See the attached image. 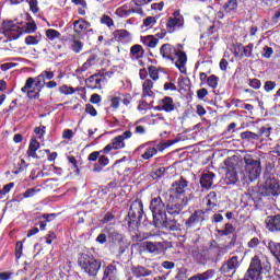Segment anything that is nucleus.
Segmentation results:
<instances>
[{"label":"nucleus","mask_w":280,"mask_h":280,"mask_svg":"<svg viewBox=\"0 0 280 280\" xmlns=\"http://www.w3.org/2000/svg\"><path fill=\"white\" fill-rule=\"evenodd\" d=\"M149 209L153 215V226L155 229H167L168 231H179L180 224L176 219L167 217V205L158 196L150 200Z\"/></svg>","instance_id":"nucleus-1"},{"label":"nucleus","mask_w":280,"mask_h":280,"mask_svg":"<svg viewBox=\"0 0 280 280\" xmlns=\"http://www.w3.org/2000/svg\"><path fill=\"white\" fill-rule=\"evenodd\" d=\"M272 270V265L268 258L255 255L250 258L249 266L243 278L238 280H264V275Z\"/></svg>","instance_id":"nucleus-2"},{"label":"nucleus","mask_w":280,"mask_h":280,"mask_svg":"<svg viewBox=\"0 0 280 280\" xmlns=\"http://www.w3.org/2000/svg\"><path fill=\"white\" fill-rule=\"evenodd\" d=\"M160 55L164 60L174 62L180 73L187 74V54L176 49L172 44H163L160 47Z\"/></svg>","instance_id":"nucleus-3"},{"label":"nucleus","mask_w":280,"mask_h":280,"mask_svg":"<svg viewBox=\"0 0 280 280\" xmlns=\"http://www.w3.org/2000/svg\"><path fill=\"white\" fill-rule=\"evenodd\" d=\"M143 218V201L136 199L131 202L130 209L127 215V224L130 231H136L141 225V219Z\"/></svg>","instance_id":"nucleus-4"},{"label":"nucleus","mask_w":280,"mask_h":280,"mask_svg":"<svg viewBox=\"0 0 280 280\" xmlns=\"http://www.w3.org/2000/svg\"><path fill=\"white\" fill-rule=\"evenodd\" d=\"M78 264L89 277H97V272L102 268V261L97 260L93 254H81L78 258Z\"/></svg>","instance_id":"nucleus-5"},{"label":"nucleus","mask_w":280,"mask_h":280,"mask_svg":"<svg viewBox=\"0 0 280 280\" xmlns=\"http://www.w3.org/2000/svg\"><path fill=\"white\" fill-rule=\"evenodd\" d=\"M243 161L245 163V174L250 183L257 180L261 176V160L255 159L253 155H245Z\"/></svg>","instance_id":"nucleus-6"},{"label":"nucleus","mask_w":280,"mask_h":280,"mask_svg":"<svg viewBox=\"0 0 280 280\" xmlns=\"http://www.w3.org/2000/svg\"><path fill=\"white\" fill-rule=\"evenodd\" d=\"M127 139H132V131L126 130L121 135L114 137L104 149L103 154H110L113 150H124Z\"/></svg>","instance_id":"nucleus-7"},{"label":"nucleus","mask_w":280,"mask_h":280,"mask_svg":"<svg viewBox=\"0 0 280 280\" xmlns=\"http://www.w3.org/2000/svg\"><path fill=\"white\" fill-rule=\"evenodd\" d=\"M88 161L94 163L93 172L95 173L103 172L104 167H106L110 163L108 156H105L104 154V149L90 153L88 156ZM95 161L97 162L95 163Z\"/></svg>","instance_id":"nucleus-8"},{"label":"nucleus","mask_w":280,"mask_h":280,"mask_svg":"<svg viewBox=\"0 0 280 280\" xmlns=\"http://www.w3.org/2000/svg\"><path fill=\"white\" fill-rule=\"evenodd\" d=\"M240 266V256H232L221 265L219 272L222 277L231 278L237 272Z\"/></svg>","instance_id":"nucleus-9"},{"label":"nucleus","mask_w":280,"mask_h":280,"mask_svg":"<svg viewBox=\"0 0 280 280\" xmlns=\"http://www.w3.org/2000/svg\"><path fill=\"white\" fill-rule=\"evenodd\" d=\"M260 196H279L280 185L275 177H267L258 189Z\"/></svg>","instance_id":"nucleus-10"},{"label":"nucleus","mask_w":280,"mask_h":280,"mask_svg":"<svg viewBox=\"0 0 280 280\" xmlns=\"http://www.w3.org/2000/svg\"><path fill=\"white\" fill-rule=\"evenodd\" d=\"M47 80H52V81H48ZM36 89H38L39 91H43V89H45V86L47 89H56V86H58V82L54 81V71H47L44 70L40 72L39 75L36 77Z\"/></svg>","instance_id":"nucleus-11"},{"label":"nucleus","mask_w":280,"mask_h":280,"mask_svg":"<svg viewBox=\"0 0 280 280\" xmlns=\"http://www.w3.org/2000/svg\"><path fill=\"white\" fill-rule=\"evenodd\" d=\"M207 210L198 209L195 210L192 214L186 220L185 226L186 229H194L197 224H202L207 220Z\"/></svg>","instance_id":"nucleus-12"},{"label":"nucleus","mask_w":280,"mask_h":280,"mask_svg":"<svg viewBox=\"0 0 280 280\" xmlns=\"http://www.w3.org/2000/svg\"><path fill=\"white\" fill-rule=\"evenodd\" d=\"M21 91L23 93H26L28 100H36L40 97V91L38 90V88H36V78H27Z\"/></svg>","instance_id":"nucleus-13"},{"label":"nucleus","mask_w":280,"mask_h":280,"mask_svg":"<svg viewBox=\"0 0 280 280\" xmlns=\"http://www.w3.org/2000/svg\"><path fill=\"white\" fill-rule=\"evenodd\" d=\"M255 45L249 43L248 45L244 46L242 43H237L233 45L234 56L235 58H253V49Z\"/></svg>","instance_id":"nucleus-14"},{"label":"nucleus","mask_w":280,"mask_h":280,"mask_svg":"<svg viewBox=\"0 0 280 280\" xmlns=\"http://www.w3.org/2000/svg\"><path fill=\"white\" fill-rule=\"evenodd\" d=\"M188 185H189V182H187V179L183 177H180L178 180L173 183L171 198H177V199L187 198L185 196V191L187 190Z\"/></svg>","instance_id":"nucleus-15"},{"label":"nucleus","mask_w":280,"mask_h":280,"mask_svg":"<svg viewBox=\"0 0 280 280\" xmlns=\"http://www.w3.org/2000/svg\"><path fill=\"white\" fill-rule=\"evenodd\" d=\"M187 206V198H182V200H177L175 202H171L166 205V212L168 215H172L171 220H176V215H180L183 213V210Z\"/></svg>","instance_id":"nucleus-16"},{"label":"nucleus","mask_w":280,"mask_h":280,"mask_svg":"<svg viewBox=\"0 0 280 280\" xmlns=\"http://www.w3.org/2000/svg\"><path fill=\"white\" fill-rule=\"evenodd\" d=\"M102 280H119V262L113 261L112 264L103 267Z\"/></svg>","instance_id":"nucleus-17"},{"label":"nucleus","mask_w":280,"mask_h":280,"mask_svg":"<svg viewBox=\"0 0 280 280\" xmlns=\"http://www.w3.org/2000/svg\"><path fill=\"white\" fill-rule=\"evenodd\" d=\"M158 106L154 107V110H158L161 113L164 110V113H174L176 110V104H174V98L171 96H164L163 98L158 101Z\"/></svg>","instance_id":"nucleus-18"},{"label":"nucleus","mask_w":280,"mask_h":280,"mask_svg":"<svg viewBox=\"0 0 280 280\" xmlns=\"http://www.w3.org/2000/svg\"><path fill=\"white\" fill-rule=\"evenodd\" d=\"M150 143H152V142L142 143L136 149V152H138L139 154L142 153L141 159H143V161H150V159H152L153 156H156V154H159V150H156V148L148 147V145H150ZM143 150H145V151L143 152Z\"/></svg>","instance_id":"nucleus-19"},{"label":"nucleus","mask_w":280,"mask_h":280,"mask_svg":"<svg viewBox=\"0 0 280 280\" xmlns=\"http://www.w3.org/2000/svg\"><path fill=\"white\" fill-rule=\"evenodd\" d=\"M185 27V18H168L166 22V32L168 34H176L179 30Z\"/></svg>","instance_id":"nucleus-20"},{"label":"nucleus","mask_w":280,"mask_h":280,"mask_svg":"<svg viewBox=\"0 0 280 280\" xmlns=\"http://www.w3.org/2000/svg\"><path fill=\"white\" fill-rule=\"evenodd\" d=\"M103 82H106L104 73H95L85 80V85L88 89L95 91V89H102Z\"/></svg>","instance_id":"nucleus-21"},{"label":"nucleus","mask_w":280,"mask_h":280,"mask_svg":"<svg viewBox=\"0 0 280 280\" xmlns=\"http://www.w3.org/2000/svg\"><path fill=\"white\" fill-rule=\"evenodd\" d=\"M213 180H215V173L208 171L201 174L199 185L201 189H206V191H209V189L213 187Z\"/></svg>","instance_id":"nucleus-22"},{"label":"nucleus","mask_w":280,"mask_h":280,"mask_svg":"<svg viewBox=\"0 0 280 280\" xmlns=\"http://www.w3.org/2000/svg\"><path fill=\"white\" fill-rule=\"evenodd\" d=\"M265 224L269 233H280V214L267 217Z\"/></svg>","instance_id":"nucleus-23"},{"label":"nucleus","mask_w":280,"mask_h":280,"mask_svg":"<svg viewBox=\"0 0 280 280\" xmlns=\"http://www.w3.org/2000/svg\"><path fill=\"white\" fill-rule=\"evenodd\" d=\"M16 30H19V27L13 25L12 22H9L8 24H4L2 34L8 40H16L21 36V33L16 32Z\"/></svg>","instance_id":"nucleus-24"},{"label":"nucleus","mask_w":280,"mask_h":280,"mask_svg":"<svg viewBox=\"0 0 280 280\" xmlns=\"http://www.w3.org/2000/svg\"><path fill=\"white\" fill-rule=\"evenodd\" d=\"M153 89L154 82L151 79H145L142 83V100H144V97H154Z\"/></svg>","instance_id":"nucleus-25"},{"label":"nucleus","mask_w":280,"mask_h":280,"mask_svg":"<svg viewBox=\"0 0 280 280\" xmlns=\"http://www.w3.org/2000/svg\"><path fill=\"white\" fill-rule=\"evenodd\" d=\"M39 148H40V142H38L36 138H32L28 144V149L26 151L27 156H32V159H40V156L36 154Z\"/></svg>","instance_id":"nucleus-26"},{"label":"nucleus","mask_w":280,"mask_h":280,"mask_svg":"<svg viewBox=\"0 0 280 280\" xmlns=\"http://www.w3.org/2000/svg\"><path fill=\"white\" fill-rule=\"evenodd\" d=\"M206 211H213L218 207V194L215 191H210L206 197Z\"/></svg>","instance_id":"nucleus-27"},{"label":"nucleus","mask_w":280,"mask_h":280,"mask_svg":"<svg viewBox=\"0 0 280 280\" xmlns=\"http://www.w3.org/2000/svg\"><path fill=\"white\" fill-rule=\"evenodd\" d=\"M131 272H132L133 277H136L137 279L152 276V270H150L143 266L131 267Z\"/></svg>","instance_id":"nucleus-28"},{"label":"nucleus","mask_w":280,"mask_h":280,"mask_svg":"<svg viewBox=\"0 0 280 280\" xmlns=\"http://www.w3.org/2000/svg\"><path fill=\"white\" fill-rule=\"evenodd\" d=\"M108 240L115 246H119V248H121V246L124 244V235L118 233L115 230H112L110 228H109V238Z\"/></svg>","instance_id":"nucleus-29"},{"label":"nucleus","mask_w":280,"mask_h":280,"mask_svg":"<svg viewBox=\"0 0 280 280\" xmlns=\"http://www.w3.org/2000/svg\"><path fill=\"white\" fill-rule=\"evenodd\" d=\"M145 56V49L143 46L136 44L130 47V58H135V60H141Z\"/></svg>","instance_id":"nucleus-30"},{"label":"nucleus","mask_w":280,"mask_h":280,"mask_svg":"<svg viewBox=\"0 0 280 280\" xmlns=\"http://www.w3.org/2000/svg\"><path fill=\"white\" fill-rule=\"evenodd\" d=\"M113 36L117 43H126V40H130V32H128V30H116L113 32Z\"/></svg>","instance_id":"nucleus-31"},{"label":"nucleus","mask_w":280,"mask_h":280,"mask_svg":"<svg viewBox=\"0 0 280 280\" xmlns=\"http://www.w3.org/2000/svg\"><path fill=\"white\" fill-rule=\"evenodd\" d=\"M215 276V269H208L202 273H196L191 276L188 280H210Z\"/></svg>","instance_id":"nucleus-32"},{"label":"nucleus","mask_w":280,"mask_h":280,"mask_svg":"<svg viewBox=\"0 0 280 280\" xmlns=\"http://www.w3.org/2000/svg\"><path fill=\"white\" fill-rule=\"evenodd\" d=\"M159 246H161V243H152L150 241L144 242L143 244L144 250L154 255H159L161 253V248Z\"/></svg>","instance_id":"nucleus-33"},{"label":"nucleus","mask_w":280,"mask_h":280,"mask_svg":"<svg viewBox=\"0 0 280 280\" xmlns=\"http://www.w3.org/2000/svg\"><path fill=\"white\" fill-rule=\"evenodd\" d=\"M241 139L243 141H248L249 143H255L256 141H259V136L253 131H243L241 132Z\"/></svg>","instance_id":"nucleus-34"},{"label":"nucleus","mask_w":280,"mask_h":280,"mask_svg":"<svg viewBox=\"0 0 280 280\" xmlns=\"http://www.w3.org/2000/svg\"><path fill=\"white\" fill-rule=\"evenodd\" d=\"M237 8H240L237 0H228L223 4V10L226 12V14H231V12H237Z\"/></svg>","instance_id":"nucleus-35"},{"label":"nucleus","mask_w":280,"mask_h":280,"mask_svg":"<svg viewBox=\"0 0 280 280\" xmlns=\"http://www.w3.org/2000/svg\"><path fill=\"white\" fill-rule=\"evenodd\" d=\"M96 57L95 55L90 56L86 61L82 65L81 68L77 69V73H84V71H89L93 65H95Z\"/></svg>","instance_id":"nucleus-36"},{"label":"nucleus","mask_w":280,"mask_h":280,"mask_svg":"<svg viewBox=\"0 0 280 280\" xmlns=\"http://www.w3.org/2000/svg\"><path fill=\"white\" fill-rule=\"evenodd\" d=\"M238 176H237V171L235 170H228L225 174V183L226 185H235L237 183Z\"/></svg>","instance_id":"nucleus-37"},{"label":"nucleus","mask_w":280,"mask_h":280,"mask_svg":"<svg viewBox=\"0 0 280 280\" xmlns=\"http://www.w3.org/2000/svg\"><path fill=\"white\" fill-rule=\"evenodd\" d=\"M142 43L145 47L154 49L159 45V38L154 37V35H148L143 38Z\"/></svg>","instance_id":"nucleus-38"},{"label":"nucleus","mask_w":280,"mask_h":280,"mask_svg":"<svg viewBox=\"0 0 280 280\" xmlns=\"http://www.w3.org/2000/svg\"><path fill=\"white\" fill-rule=\"evenodd\" d=\"M108 238H109V228H105L97 235L95 242L97 244H106V242H108Z\"/></svg>","instance_id":"nucleus-39"},{"label":"nucleus","mask_w":280,"mask_h":280,"mask_svg":"<svg viewBox=\"0 0 280 280\" xmlns=\"http://www.w3.org/2000/svg\"><path fill=\"white\" fill-rule=\"evenodd\" d=\"M270 135H272V127H270V125L260 127L257 132L259 141H261V137H266L268 139Z\"/></svg>","instance_id":"nucleus-40"},{"label":"nucleus","mask_w":280,"mask_h":280,"mask_svg":"<svg viewBox=\"0 0 280 280\" xmlns=\"http://www.w3.org/2000/svg\"><path fill=\"white\" fill-rule=\"evenodd\" d=\"M73 32L79 36L82 35V32L85 31L84 28V19L80 18L79 20L73 22Z\"/></svg>","instance_id":"nucleus-41"},{"label":"nucleus","mask_w":280,"mask_h":280,"mask_svg":"<svg viewBox=\"0 0 280 280\" xmlns=\"http://www.w3.org/2000/svg\"><path fill=\"white\" fill-rule=\"evenodd\" d=\"M167 174V168L162 166L160 168H156L150 173V176L153 180H159V178H163V175Z\"/></svg>","instance_id":"nucleus-42"},{"label":"nucleus","mask_w":280,"mask_h":280,"mask_svg":"<svg viewBox=\"0 0 280 280\" xmlns=\"http://www.w3.org/2000/svg\"><path fill=\"white\" fill-rule=\"evenodd\" d=\"M233 233H235V228L231 223H225L224 230H218V234L221 237H224L226 235H233Z\"/></svg>","instance_id":"nucleus-43"},{"label":"nucleus","mask_w":280,"mask_h":280,"mask_svg":"<svg viewBox=\"0 0 280 280\" xmlns=\"http://www.w3.org/2000/svg\"><path fill=\"white\" fill-rule=\"evenodd\" d=\"M177 84H178L179 89H182V91H186L191 85V80H189V78H185V77L180 75L177 79Z\"/></svg>","instance_id":"nucleus-44"},{"label":"nucleus","mask_w":280,"mask_h":280,"mask_svg":"<svg viewBox=\"0 0 280 280\" xmlns=\"http://www.w3.org/2000/svg\"><path fill=\"white\" fill-rule=\"evenodd\" d=\"M100 23H101V25H106V27H108V30H110V27H115V21L113 20V18H110L107 14H103L101 16Z\"/></svg>","instance_id":"nucleus-45"},{"label":"nucleus","mask_w":280,"mask_h":280,"mask_svg":"<svg viewBox=\"0 0 280 280\" xmlns=\"http://www.w3.org/2000/svg\"><path fill=\"white\" fill-rule=\"evenodd\" d=\"M36 194H40V188L38 187L28 188L24 192H22L21 196L22 198H34Z\"/></svg>","instance_id":"nucleus-46"},{"label":"nucleus","mask_w":280,"mask_h":280,"mask_svg":"<svg viewBox=\"0 0 280 280\" xmlns=\"http://www.w3.org/2000/svg\"><path fill=\"white\" fill-rule=\"evenodd\" d=\"M148 71L151 80L153 82H156V80H159V73H160L159 68H156L155 66H148Z\"/></svg>","instance_id":"nucleus-47"},{"label":"nucleus","mask_w":280,"mask_h":280,"mask_svg":"<svg viewBox=\"0 0 280 280\" xmlns=\"http://www.w3.org/2000/svg\"><path fill=\"white\" fill-rule=\"evenodd\" d=\"M220 82V78L215 74H211L207 79V84L210 89H218V83Z\"/></svg>","instance_id":"nucleus-48"},{"label":"nucleus","mask_w":280,"mask_h":280,"mask_svg":"<svg viewBox=\"0 0 280 280\" xmlns=\"http://www.w3.org/2000/svg\"><path fill=\"white\" fill-rule=\"evenodd\" d=\"M113 189H117V182H109L106 186H104L101 189V192L106 196V194H110V191H113Z\"/></svg>","instance_id":"nucleus-49"},{"label":"nucleus","mask_w":280,"mask_h":280,"mask_svg":"<svg viewBox=\"0 0 280 280\" xmlns=\"http://www.w3.org/2000/svg\"><path fill=\"white\" fill-rule=\"evenodd\" d=\"M59 93L62 95H73V93H75V89L73 86L63 84L59 88Z\"/></svg>","instance_id":"nucleus-50"},{"label":"nucleus","mask_w":280,"mask_h":280,"mask_svg":"<svg viewBox=\"0 0 280 280\" xmlns=\"http://www.w3.org/2000/svg\"><path fill=\"white\" fill-rule=\"evenodd\" d=\"M25 45H38V43H40V35H35V36H32V35H28L25 37V40H24Z\"/></svg>","instance_id":"nucleus-51"},{"label":"nucleus","mask_w":280,"mask_h":280,"mask_svg":"<svg viewBox=\"0 0 280 280\" xmlns=\"http://www.w3.org/2000/svg\"><path fill=\"white\" fill-rule=\"evenodd\" d=\"M46 37L48 40H56V38H60V32L54 28H49L46 31Z\"/></svg>","instance_id":"nucleus-52"},{"label":"nucleus","mask_w":280,"mask_h":280,"mask_svg":"<svg viewBox=\"0 0 280 280\" xmlns=\"http://www.w3.org/2000/svg\"><path fill=\"white\" fill-rule=\"evenodd\" d=\"M23 257V242L18 241L15 243V259Z\"/></svg>","instance_id":"nucleus-53"},{"label":"nucleus","mask_w":280,"mask_h":280,"mask_svg":"<svg viewBox=\"0 0 280 280\" xmlns=\"http://www.w3.org/2000/svg\"><path fill=\"white\" fill-rule=\"evenodd\" d=\"M82 42L78 40V39H74L72 42V45H71V49L72 51H74V54H80V51H82Z\"/></svg>","instance_id":"nucleus-54"},{"label":"nucleus","mask_w":280,"mask_h":280,"mask_svg":"<svg viewBox=\"0 0 280 280\" xmlns=\"http://www.w3.org/2000/svg\"><path fill=\"white\" fill-rule=\"evenodd\" d=\"M85 113L91 117H97V109H95V107L90 103L85 105Z\"/></svg>","instance_id":"nucleus-55"},{"label":"nucleus","mask_w":280,"mask_h":280,"mask_svg":"<svg viewBox=\"0 0 280 280\" xmlns=\"http://www.w3.org/2000/svg\"><path fill=\"white\" fill-rule=\"evenodd\" d=\"M248 86L259 91V89H261V81L259 79H249Z\"/></svg>","instance_id":"nucleus-56"},{"label":"nucleus","mask_w":280,"mask_h":280,"mask_svg":"<svg viewBox=\"0 0 280 280\" xmlns=\"http://www.w3.org/2000/svg\"><path fill=\"white\" fill-rule=\"evenodd\" d=\"M26 3H28L31 12H33V14H37L38 0H26Z\"/></svg>","instance_id":"nucleus-57"},{"label":"nucleus","mask_w":280,"mask_h":280,"mask_svg":"<svg viewBox=\"0 0 280 280\" xmlns=\"http://www.w3.org/2000/svg\"><path fill=\"white\" fill-rule=\"evenodd\" d=\"M152 25H156V18H154V16H147L143 20V27H152Z\"/></svg>","instance_id":"nucleus-58"},{"label":"nucleus","mask_w":280,"mask_h":280,"mask_svg":"<svg viewBox=\"0 0 280 280\" xmlns=\"http://www.w3.org/2000/svg\"><path fill=\"white\" fill-rule=\"evenodd\" d=\"M47 131V127L40 125L34 129L35 135H37L38 139H43L45 137V132Z\"/></svg>","instance_id":"nucleus-59"},{"label":"nucleus","mask_w":280,"mask_h":280,"mask_svg":"<svg viewBox=\"0 0 280 280\" xmlns=\"http://www.w3.org/2000/svg\"><path fill=\"white\" fill-rule=\"evenodd\" d=\"M264 52L262 56L268 60L270 58H272V54H275V49H272V47L270 46H265L262 48Z\"/></svg>","instance_id":"nucleus-60"},{"label":"nucleus","mask_w":280,"mask_h":280,"mask_svg":"<svg viewBox=\"0 0 280 280\" xmlns=\"http://www.w3.org/2000/svg\"><path fill=\"white\" fill-rule=\"evenodd\" d=\"M261 244V241H259L258 237H253L247 243V248H257Z\"/></svg>","instance_id":"nucleus-61"},{"label":"nucleus","mask_w":280,"mask_h":280,"mask_svg":"<svg viewBox=\"0 0 280 280\" xmlns=\"http://www.w3.org/2000/svg\"><path fill=\"white\" fill-rule=\"evenodd\" d=\"M119 104H121V97L120 96H114L110 98V107L117 110L119 108Z\"/></svg>","instance_id":"nucleus-62"},{"label":"nucleus","mask_w":280,"mask_h":280,"mask_svg":"<svg viewBox=\"0 0 280 280\" xmlns=\"http://www.w3.org/2000/svg\"><path fill=\"white\" fill-rule=\"evenodd\" d=\"M276 86H277V83L275 81H266L264 89L266 93H270V91H275Z\"/></svg>","instance_id":"nucleus-63"},{"label":"nucleus","mask_w":280,"mask_h":280,"mask_svg":"<svg viewBox=\"0 0 280 280\" xmlns=\"http://www.w3.org/2000/svg\"><path fill=\"white\" fill-rule=\"evenodd\" d=\"M90 103L91 104H101L102 103V96L97 93H94L90 97Z\"/></svg>","instance_id":"nucleus-64"}]
</instances>
